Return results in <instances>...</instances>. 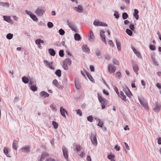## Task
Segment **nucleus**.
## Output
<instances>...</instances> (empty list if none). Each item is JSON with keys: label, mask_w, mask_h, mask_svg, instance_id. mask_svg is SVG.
Masks as SVG:
<instances>
[{"label": "nucleus", "mask_w": 161, "mask_h": 161, "mask_svg": "<svg viewBox=\"0 0 161 161\" xmlns=\"http://www.w3.org/2000/svg\"><path fill=\"white\" fill-rule=\"evenodd\" d=\"M45 11V9L43 7H38L35 11V13L38 16H42Z\"/></svg>", "instance_id": "obj_1"}, {"label": "nucleus", "mask_w": 161, "mask_h": 161, "mask_svg": "<svg viewBox=\"0 0 161 161\" xmlns=\"http://www.w3.org/2000/svg\"><path fill=\"white\" fill-rule=\"evenodd\" d=\"M138 99L141 106L145 109L148 110L149 108L146 101L144 98L141 99L139 97H138Z\"/></svg>", "instance_id": "obj_2"}, {"label": "nucleus", "mask_w": 161, "mask_h": 161, "mask_svg": "<svg viewBox=\"0 0 161 161\" xmlns=\"http://www.w3.org/2000/svg\"><path fill=\"white\" fill-rule=\"evenodd\" d=\"M90 138L92 144L95 146H97V142L96 134L92 133L90 136Z\"/></svg>", "instance_id": "obj_3"}, {"label": "nucleus", "mask_w": 161, "mask_h": 161, "mask_svg": "<svg viewBox=\"0 0 161 161\" xmlns=\"http://www.w3.org/2000/svg\"><path fill=\"white\" fill-rule=\"evenodd\" d=\"M93 25L95 26H103L107 27L108 25L105 23L100 22L99 20H96L93 22Z\"/></svg>", "instance_id": "obj_4"}, {"label": "nucleus", "mask_w": 161, "mask_h": 161, "mask_svg": "<svg viewBox=\"0 0 161 161\" xmlns=\"http://www.w3.org/2000/svg\"><path fill=\"white\" fill-rule=\"evenodd\" d=\"M43 63L47 67L49 68L52 70L54 69V68L52 66L53 64V62L49 63L47 60H44L43 61Z\"/></svg>", "instance_id": "obj_5"}, {"label": "nucleus", "mask_w": 161, "mask_h": 161, "mask_svg": "<svg viewBox=\"0 0 161 161\" xmlns=\"http://www.w3.org/2000/svg\"><path fill=\"white\" fill-rule=\"evenodd\" d=\"M116 67L113 65L109 64L108 66V71L110 73H113L115 71Z\"/></svg>", "instance_id": "obj_6"}, {"label": "nucleus", "mask_w": 161, "mask_h": 161, "mask_svg": "<svg viewBox=\"0 0 161 161\" xmlns=\"http://www.w3.org/2000/svg\"><path fill=\"white\" fill-rule=\"evenodd\" d=\"M88 40L91 42H93L95 40L94 34L92 31H90V33L88 35Z\"/></svg>", "instance_id": "obj_7"}, {"label": "nucleus", "mask_w": 161, "mask_h": 161, "mask_svg": "<svg viewBox=\"0 0 161 161\" xmlns=\"http://www.w3.org/2000/svg\"><path fill=\"white\" fill-rule=\"evenodd\" d=\"M68 25L72 31H74L76 33L77 32L76 26L73 23L68 22Z\"/></svg>", "instance_id": "obj_8"}, {"label": "nucleus", "mask_w": 161, "mask_h": 161, "mask_svg": "<svg viewBox=\"0 0 161 161\" xmlns=\"http://www.w3.org/2000/svg\"><path fill=\"white\" fill-rule=\"evenodd\" d=\"M62 149L63 153V155L66 159H68V151L67 149L64 146L62 147Z\"/></svg>", "instance_id": "obj_9"}, {"label": "nucleus", "mask_w": 161, "mask_h": 161, "mask_svg": "<svg viewBox=\"0 0 161 161\" xmlns=\"http://www.w3.org/2000/svg\"><path fill=\"white\" fill-rule=\"evenodd\" d=\"M105 32L103 30H101L100 31V34L102 41L105 44H106L107 43L105 40V36L104 34Z\"/></svg>", "instance_id": "obj_10"}, {"label": "nucleus", "mask_w": 161, "mask_h": 161, "mask_svg": "<svg viewBox=\"0 0 161 161\" xmlns=\"http://www.w3.org/2000/svg\"><path fill=\"white\" fill-rule=\"evenodd\" d=\"M73 8L75 10L79 13L83 12V7L80 5H78L77 7H74Z\"/></svg>", "instance_id": "obj_11"}, {"label": "nucleus", "mask_w": 161, "mask_h": 161, "mask_svg": "<svg viewBox=\"0 0 161 161\" xmlns=\"http://www.w3.org/2000/svg\"><path fill=\"white\" fill-rule=\"evenodd\" d=\"M131 48L133 50L134 53L136 54V56L139 58H142V57L141 56V55L140 52H139L138 51L136 50L135 48L133 46H131Z\"/></svg>", "instance_id": "obj_12"}, {"label": "nucleus", "mask_w": 161, "mask_h": 161, "mask_svg": "<svg viewBox=\"0 0 161 161\" xmlns=\"http://www.w3.org/2000/svg\"><path fill=\"white\" fill-rule=\"evenodd\" d=\"M124 91L125 92L126 94L129 97H131L132 94L131 92L130 91L128 87H126L124 89Z\"/></svg>", "instance_id": "obj_13"}, {"label": "nucleus", "mask_w": 161, "mask_h": 161, "mask_svg": "<svg viewBox=\"0 0 161 161\" xmlns=\"http://www.w3.org/2000/svg\"><path fill=\"white\" fill-rule=\"evenodd\" d=\"M60 112L62 116L64 117L65 118H66V117L65 115V113L68 115V113L66 110L65 109L63 108L62 107H61L60 108Z\"/></svg>", "instance_id": "obj_14"}, {"label": "nucleus", "mask_w": 161, "mask_h": 161, "mask_svg": "<svg viewBox=\"0 0 161 161\" xmlns=\"http://www.w3.org/2000/svg\"><path fill=\"white\" fill-rule=\"evenodd\" d=\"M49 156V154L43 152L42 153L40 159L39 161H42L46 158Z\"/></svg>", "instance_id": "obj_15"}, {"label": "nucleus", "mask_w": 161, "mask_h": 161, "mask_svg": "<svg viewBox=\"0 0 161 161\" xmlns=\"http://www.w3.org/2000/svg\"><path fill=\"white\" fill-rule=\"evenodd\" d=\"M82 50L83 52H85L90 53V50L88 46L86 45H83L82 47Z\"/></svg>", "instance_id": "obj_16"}, {"label": "nucleus", "mask_w": 161, "mask_h": 161, "mask_svg": "<svg viewBox=\"0 0 161 161\" xmlns=\"http://www.w3.org/2000/svg\"><path fill=\"white\" fill-rule=\"evenodd\" d=\"M97 96L98 99L101 104H105L106 102V99L103 98L101 95L99 94H98Z\"/></svg>", "instance_id": "obj_17"}, {"label": "nucleus", "mask_w": 161, "mask_h": 161, "mask_svg": "<svg viewBox=\"0 0 161 161\" xmlns=\"http://www.w3.org/2000/svg\"><path fill=\"white\" fill-rule=\"evenodd\" d=\"M22 150L24 153H29L30 150V147L29 146H25L23 147Z\"/></svg>", "instance_id": "obj_18"}, {"label": "nucleus", "mask_w": 161, "mask_h": 161, "mask_svg": "<svg viewBox=\"0 0 161 161\" xmlns=\"http://www.w3.org/2000/svg\"><path fill=\"white\" fill-rule=\"evenodd\" d=\"M40 95L41 97L44 98L48 97L49 95L48 93L44 91H42L40 93Z\"/></svg>", "instance_id": "obj_19"}, {"label": "nucleus", "mask_w": 161, "mask_h": 161, "mask_svg": "<svg viewBox=\"0 0 161 161\" xmlns=\"http://www.w3.org/2000/svg\"><path fill=\"white\" fill-rule=\"evenodd\" d=\"M133 68L135 72L136 75L138 74V71L139 70V68L137 64H133L132 65Z\"/></svg>", "instance_id": "obj_20"}, {"label": "nucleus", "mask_w": 161, "mask_h": 161, "mask_svg": "<svg viewBox=\"0 0 161 161\" xmlns=\"http://www.w3.org/2000/svg\"><path fill=\"white\" fill-rule=\"evenodd\" d=\"M116 43L118 51H120L121 50V43L118 40H116Z\"/></svg>", "instance_id": "obj_21"}, {"label": "nucleus", "mask_w": 161, "mask_h": 161, "mask_svg": "<svg viewBox=\"0 0 161 161\" xmlns=\"http://www.w3.org/2000/svg\"><path fill=\"white\" fill-rule=\"evenodd\" d=\"M85 73L88 78V79L93 83H94V80L93 78L92 77L91 75L88 72H87L86 71H85Z\"/></svg>", "instance_id": "obj_22"}, {"label": "nucleus", "mask_w": 161, "mask_h": 161, "mask_svg": "<svg viewBox=\"0 0 161 161\" xmlns=\"http://www.w3.org/2000/svg\"><path fill=\"white\" fill-rule=\"evenodd\" d=\"M48 51L49 53L51 56H53L55 55L56 52L53 49L50 48L48 49Z\"/></svg>", "instance_id": "obj_23"}, {"label": "nucleus", "mask_w": 161, "mask_h": 161, "mask_svg": "<svg viewBox=\"0 0 161 161\" xmlns=\"http://www.w3.org/2000/svg\"><path fill=\"white\" fill-rule=\"evenodd\" d=\"M71 60L69 58H67L64 60L63 63L70 65L71 64Z\"/></svg>", "instance_id": "obj_24"}, {"label": "nucleus", "mask_w": 161, "mask_h": 161, "mask_svg": "<svg viewBox=\"0 0 161 161\" xmlns=\"http://www.w3.org/2000/svg\"><path fill=\"white\" fill-rule=\"evenodd\" d=\"M134 11V16L136 19H138L139 18V16L138 14L139 13L137 9H135Z\"/></svg>", "instance_id": "obj_25"}, {"label": "nucleus", "mask_w": 161, "mask_h": 161, "mask_svg": "<svg viewBox=\"0 0 161 161\" xmlns=\"http://www.w3.org/2000/svg\"><path fill=\"white\" fill-rule=\"evenodd\" d=\"M74 38L75 40L79 41L81 39V36L79 34L76 33L74 35Z\"/></svg>", "instance_id": "obj_26"}, {"label": "nucleus", "mask_w": 161, "mask_h": 161, "mask_svg": "<svg viewBox=\"0 0 161 161\" xmlns=\"http://www.w3.org/2000/svg\"><path fill=\"white\" fill-rule=\"evenodd\" d=\"M18 142L16 141H14L13 144V148L14 150H16L17 149V146L18 145Z\"/></svg>", "instance_id": "obj_27"}, {"label": "nucleus", "mask_w": 161, "mask_h": 161, "mask_svg": "<svg viewBox=\"0 0 161 161\" xmlns=\"http://www.w3.org/2000/svg\"><path fill=\"white\" fill-rule=\"evenodd\" d=\"M0 5L7 8H8L9 7V4L7 3L0 2Z\"/></svg>", "instance_id": "obj_28"}, {"label": "nucleus", "mask_w": 161, "mask_h": 161, "mask_svg": "<svg viewBox=\"0 0 161 161\" xmlns=\"http://www.w3.org/2000/svg\"><path fill=\"white\" fill-rule=\"evenodd\" d=\"M160 108V105H159L158 103H156V107L154 108V109L156 112H158L159 111Z\"/></svg>", "instance_id": "obj_29"}, {"label": "nucleus", "mask_w": 161, "mask_h": 161, "mask_svg": "<svg viewBox=\"0 0 161 161\" xmlns=\"http://www.w3.org/2000/svg\"><path fill=\"white\" fill-rule=\"evenodd\" d=\"M4 20L8 22H9L11 20V19L10 17L9 16H3Z\"/></svg>", "instance_id": "obj_30"}, {"label": "nucleus", "mask_w": 161, "mask_h": 161, "mask_svg": "<svg viewBox=\"0 0 161 161\" xmlns=\"http://www.w3.org/2000/svg\"><path fill=\"white\" fill-rule=\"evenodd\" d=\"M56 75L58 77H60L61 75V70L59 69H57L55 72Z\"/></svg>", "instance_id": "obj_31"}, {"label": "nucleus", "mask_w": 161, "mask_h": 161, "mask_svg": "<svg viewBox=\"0 0 161 161\" xmlns=\"http://www.w3.org/2000/svg\"><path fill=\"white\" fill-rule=\"evenodd\" d=\"M95 119H96L97 121H99L98 123L97 124V126L100 127H102L103 124V122L100 121V119H97L96 118Z\"/></svg>", "instance_id": "obj_32"}, {"label": "nucleus", "mask_w": 161, "mask_h": 161, "mask_svg": "<svg viewBox=\"0 0 161 161\" xmlns=\"http://www.w3.org/2000/svg\"><path fill=\"white\" fill-rule=\"evenodd\" d=\"M22 80L23 82L25 84L28 83L29 81L28 79L25 76L22 78Z\"/></svg>", "instance_id": "obj_33"}, {"label": "nucleus", "mask_w": 161, "mask_h": 161, "mask_svg": "<svg viewBox=\"0 0 161 161\" xmlns=\"http://www.w3.org/2000/svg\"><path fill=\"white\" fill-rule=\"evenodd\" d=\"M108 158L111 161H115L114 159V155H109L108 156Z\"/></svg>", "instance_id": "obj_34"}, {"label": "nucleus", "mask_w": 161, "mask_h": 161, "mask_svg": "<svg viewBox=\"0 0 161 161\" xmlns=\"http://www.w3.org/2000/svg\"><path fill=\"white\" fill-rule=\"evenodd\" d=\"M53 83L57 87H58L59 83L57 80L54 79L53 80Z\"/></svg>", "instance_id": "obj_35"}, {"label": "nucleus", "mask_w": 161, "mask_h": 161, "mask_svg": "<svg viewBox=\"0 0 161 161\" xmlns=\"http://www.w3.org/2000/svg\"><path fill=\"white\" fill-rule=\"evenodd\" d=\"M75 85L77 89L79 90L80 89L81 86L79 82L75 81Z\"/></svg>", "instance_id": "obj_36"}, {"label": "nucleus", "mask_w": 161, "mask_h": 161, "mask_svg": "<svg viewBox=\"0 0 161 161\" xmlns=\"http://www.w3.org/2000/svg\"><path fill=\"white\" fill-rule=\"evenodd\" d=\"M29 87H30V89L34 92L36 91L37 90V88L35 85H32L30 86Z\"/></svg>", "instance_id": "obj_37"}, {"label": "nucleus", "mask_w": 161, "mask_h": 161, "mask_svg": "<svg viewBox=\"0 0 161 161\" xmlns=\"http://www.w3.org/2000/svg\"><path fill=\"white\" fill-rule=\"evenodd\" d=\"M52 125L55 129H57L58 127V125L57 123L54 121L52 122Z\"/></svg>", "instance_id": "obj_38"}, {"label": "nucleus", "mask_w": 161, "mask_h": 161, "mask_svg": "<svg viewBox=\"0 0 161 161\" xmlns=\"http://www.w3.org/2000/svg\"><path fill=\"white\" fill-rule=\"evenodd\" d=\"M30 17L34 21H37L38 20L36 16L33 14Z\"/></svg>", "instance_id": "obj_39"}, {"label": "nucleus", "mask_w": 161, "mask_h": 161, "mask_svg": "<svg viewBox=\"0 0 161 161\" xmlns=\"http://www.w3.org/2000/svg\"><path fill=\"white\" fill-rule=\"evenodd\" d=\"M126 33L130 36H131L133 34L131 30H130L128 29H126Z\"/></svg>", "instance_id": "obj_40"}, {"label": "nucleus", "mask_w": 161, "mask_h": 161, "mask_svg": "<svg viewBox=\"0 0 161 161\" xmlns=\"http://www.w3.org/2000/svg\"><path fill=\"white\" fill-rule=\"evenodd\" d=\"M95 53L96 55L97 56H99L100 55L101 52L98 49H97L95 51Z\"/></svg>", "instance_id": "obj_41"}, {"label": "nucleus", "mask_w": 161, "mask_h": 161, "mask_svg": "<svg viewBox=\"0 0 161 161\" xmlns=\"http://www.w3.org/2000/svg\"><path fill=\"white\" fill-rule=\"evenodd\" d=\"M13 35L11 33L8 34L6 36L7 38L9 40L11 39L13 37Z\"/></svg>", "instance_id": "obj_42"}, {"label": "nucleus", "mask_w": 161, "mask_h": 161, "mask_svg": "<svg viewBox=\"0 0 161 161\" xmlns=\"http://www.w3.org/2000/svg\"><path fill=\"white\" fill-rule=\"evenodd\" d=\"M152 59L153 63L156 65H158V62L156 61V59L153 56L152 57Z\"/></svg>", "instance_id": "obj_43"}, {"label": "nucleus", "mask_w": 161, "mask_h": 161, "mask_svg": "<svg viewBox=\"0 0 161 161\" xmlns=\"http://www.w3.org/2000/svg\"><path fill=\"white\" fill-rule=\"evenodd\" d=\"M123 19H125L128 17V15L126 13H124L122 15Z\"/></svg>", "instance_id": "obj_44"}, {"label": "nucleus", "mask_w": 161, "mask_h": 161, "mask_svg": "<svg viewBox=\"0 0 161 161\" xmlns=\"http://www.w3.org/2000/svg\"><path fill=\"white\" fill-rule=\"evenodd\" d=\"M115 76L118 78L120 79L121 77V75L120 72H116L115 74Z\"/></svg>", "instance_id": "obj_45"}, {"label": "nucleus", "mask_w": 161, "mask_h": 161, "mask_svg": "<svg viewBox=\"0 0 161 161\" xmlns=\"http://www.w3.org/2000/svg\"><path fill=\"white\" fill-rule=\"evenodd\" d=\"M119 96L121 98V99L123 101H124L125 102L126 101V96L125 95H124V94H123V95H119Z\"/></svg>", "instance_id": "obj_46"}, {"label": "nucleus", "mask_w": 161, "mask_h": 161, "mask_svg": "<svg viewBox=\"0 0 161 161\" xmlns=\"http://www.w3.org/2000/svg\"><path fill=\"white\" fill-rule=\"evenodd\" d=\"M67 65L68 64H65L64 63H63V67L64 69H65V70H68V69H69V68H68V67Z\"/></svg>", "instance_id": "obj_47"}, {"label": "nucleus", "mask_w": 161, "mask_h": 161, "mask_svg": "<svg viewBox=\"0 0 161 161\" xmlns=\"http://www.w3.org/2000/svg\"><path fill=\"white\" fill-rule=\"evenodd\" d=\"M88 120L90 122H92L93 120V118L92 115H90L87 117Z\"/></svg>", "instance_id": "obj_48"}, {"label": "nucleus", "mask_w": 161, "mask_h": 161, "mask_svg": "<svg viewBox=\"0 0 161 161\" xmlns=\"http://www.w3.org/2000/svg\"><path fill=\"white\" fill-rule=\"evenodd\" d=\"M114 16H115V18L116 19H118L119 18V14L117 11H114Z\"/></svg>", "instance_id": "obj_49"}, {"label": "nucleus", "mask_w": 161, "mask_h": 161, "mask_svg": "<svg viewBox=\"0 0 161 161\" xmlns=\"http://www.w3.org/2000/svg\"><path fill=\"white\" fill-rule=\"evenodd\" d=\"M59 34L61 35H63L64 34V31L62 29H60L58 31Z\"/></svg>", "instance_id": "obj_50"}, {"label": "nucleus", "mask_w": 161, "mask_h": 161, "mask_svg": "<svg viewBox=\"0 0 161 161\" xmlns=\"http://www.w3.org/2000/svg\"><path fill=\"white\" fill-rule=\"evenodd\" d=\"M47 25L48 27L49 28H51L53 26V23L52 22H49L47 23Z\"/></svg>", "instance_id": "obj_51"}, {"label": "nucleus", "mask_w": 161, "mask_h": 161, "mask_svg": "<svg viewBox=\"0 0 161 161\" xmlns=\"http://www.w3.org/2000/svg\"><path fill=\"white\" fill-rule=\"evenodd\" d=\"M50 108L52 109V110L55 112H56L57 109L55 108V107L54 105L52 104L50 106Z\"/></svg>", "instance_id": "obj_52"}, {"label": "nucleus", "mask_w": 161, "mask_h": 161, "mask_svg": "<svg viewBox=\"0 0 161 161\" xmlns=\"http://www.w3.org/2000/svg\"><path fill=\"white\" fill-rule=\"evenodd\" d=\"M76 111L77 114H78L80 116H81L82 115V113L80 109L76 110Z\"/></svg>", "instance_id": "obj_53"}, {"label": "nucleus", "mask_w": 161, "mask_h": 161, "mask_svg": "<svg viewBox=\"0 0 161 161\" xmlns=\"http://www.w3.org/2000/svg\"><path fill=\"white\" fill-rule=\"evenodd\" d=\"M59 55L61 57H63L64 56V51L63 50H61L59 51Z\"/></svg>", "instance_id": "obj_54"}, {"label": "nucleus", "mask_w": 161, "mask_h": 161, "mask_svg": "<svg viewBox=\"0 0 161 161\" xmlns=\"http://www.w3.org/2000/svg\"><path fill=\"white\" fill-rule=\"evenodd\" d=\"M108 43L110 46L114 47V44L112 40H109L108 42Z\"/></svg>", "instance_id": "obj_55"}, {"label": "nucleus", "mask_w": 161, "mask_h": 161, "mask_svg": "<svg viewBox=\"0 0 161 161\" xmlns=\"http://www.w3.org/2000/svg\"><path fill=\"white\" fill-rule=\"evenodd\" d=\"M113 62L114 64L118 65L119 64L118 61L115 59H113Z\"/></svg>", "instance_id": "obj_56"}, {"label": "nucleus", "mask_w": 161, "mask_h": 161, "mask_svg": "<svg viewBox=\"0 0 161 161\" xmlns=\"http://www.w3.org/2000/svg\"><path fill=\"white\" fill-rule=\"evenodd\" d=\"M149 48L151 50L153 51L155 50V46L154 45H150Z\"/></svg>", "instance_id": "obj_57"}, {"label": "nucleus", "mask_w": 161, "mask_h": 161, "mask_svg": "<svg viewBox=\"0 0 161 161\" xmlns=\"http://www.w3.org/2000/svg\"><path fill=\"white\" fill-rule=\"evenodd\" d=\"M105 59H106L107 60H109L111 58L110 56L109 55H108V54H107L105 55Z\"/></svg>", "instance_id": "obj_58"}, {"label": "nucleus", "mask_w": 161, "mask_h": 161, "mask_svg": "<svg viewBox=\"0 0 161 161\" xmlns=\"http://www.w3.org/2000/svg\"><path fill=\"white\" fill-rule=\"evenodd\" d=\"M4 153L6 155H7L8 153V150L6 147H4L3 150Z\"/></svg>", "instance_id": "obj_59"}, {"label": "nucleus", "mask_w": 161, "mask_h": 161, "mask_svg": "<svg viewBox=\"0 0 161 161\" xmlns=\"http://www.w3.org/2000/svg\"><path fill=\"white\" fill-rule=\"evenodd\" d=\"M25 12L27 14L29 15L30 17L33 14L31 11L27 10H25Z\"/></svg>", "instance_id": "obj_60"}, {"label": "nucleus", "mask_w": 161, "mask_h": 161, "mask_svg": "<svg viewBox=\"0 0 161 161\" xmlns=\"http://www.w3.org/2000/svg\"><path fill=\"white\" fill-rule=\"evenodd\" d=\"M129 28L130 30L132 31L134 30L135 27L134 25L132 24H130V25L129 26Z\"/></svg>", "instance_id": "obj_61"}, {"label": "nucleus", "mask_w": 161, "mask_h": 161, "mask_svg": "<svg viewBox=\"0 0 161 161\" xmlns=\"http://www.w3.org/2000/svg\"><path fill=\"white\" fill-rule=\"evenodd\" d=\"M114 90L116 92V93L118 95V96H119V94L118 92V88L117 87H115L114 88Z\"/></svg>", "instance_id": "obj_62"}, {"label": "nucleus", "mask_w": 161, "mask_h": 161, "mask_svg": "<svg viewBox=\"0 0 161 161\" xmlns=\"http://www.w3.org/2000/svg\"><path fill=\"white\" fill-rule=\"evenodd\" d=\"M114 148L116 149L117 151H119L120 150V147L119 146L118 147L117 145L115 146Z\"/></svg>", "instance_id": "obj_63"}, {"label": "nucleus", "mask_w": 161, "mask_h": 161, "mask_svg": "<svg viewBox=\"0 0 161 161\" xmlns=\"http://www.w3.org/2000/svg\"><path fill=\"white\" fill-rule=\"evenodd\" d=\"M158 144L160 145L161 144V137H159L158 139Z\"/></svg>", "instance_id": "obj_64"}]
</instances>
